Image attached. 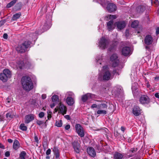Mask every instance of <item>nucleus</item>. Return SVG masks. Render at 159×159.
<instances>
[{
	"label": "nucleus",
	"instance_id": "f257e3e1",
	"mask_svg": "<svg viewBox=\"0 0 159 159\" xmlns=\"http://www.w3.org/2000/svg\"><path fill=\"white\" fill-rule=\"evenodd\" d=\"M112 78V76L107 66H103L102 72L99 74L98 78L99 80H108Z\"/></svg>",
	"mask_w": 159,
	"mask_h": 159
},
{
	"label": "nucleus",
	"instance_id": "f03ea898",
	"mask_svg": "<svg viewBox=\"0 0 159 159\" xmlns=\"http://www.w3.org/2000/svg\"><path fill=\"white\" fill-rule=\"evenodd\" d=\"M21 81L23 88L25 90L29 91L33 88V84L30 77H23L21 79Z\"/></svg>",
	"mask_w": 159,
	"mask_h": 159
},
{
	"label": "nucleus",
	"instance_id": "7ed1b4c3",
	"mask_svg": "<svg viewBox=\"0 0 159 159\" xmlns=\"http://www.w3.org/2000/svg\"><path fill=\"white\" fill-rule=\"evenodd\" d=\"M50 24L46 22V23H45L43 26V31L42 32H39V33L36 32L35 33L30 34L29 36V37H28V39L30 40L32 39L35 40L37 38V36L38 34H40L44 31L48 30L50 28Z\"/></svg>",
	"mask_w": 159,
	"mask_h": 159
},
{
	"label": "nucleus",
	"instance_id": "20e7f679",
	"mask_svg": "<svg viewBox=\"0 0 159 159\" xmlns=\"http://www.w3.org/2000/svg\"><path fill=\"white\" fill-rule=\"evenodd\" d=\"M30 44L31 42L30 41H25L22 44L18 45L16 48V50L18 52H24L25 51L26 48L30 47Z\"/></svg>",
	"mask_w": 159,
	"mask_h": 159
},
{
	"label": "nucleus",
	"instance_id": "39448f33",
	"mask_svg": "<svg viewBox=\"0 0 159 159\" xmlns=\"http://www.w3.org/2000/svg\"><path fill=\"white\" fill-rule=\"evenodd\" d=\"M154 40V39L151 35L148 34L145 36L144 39V42L146 45L145 48L146 49L148 50L150 49L148 46L152 45Z\"/></svg>",
	"mask_w": 159,
	"mask_h": 159
},
{
	"label": "nucleus",
	"instance_id": "423d86ee",
	"mask_svg": "<svg viewBox=\"0 0 159 159\" xmlns=\"http://www.w3.org/2000/svg\"><path fill=\"white\" fill-rule=\"evenodd\" d=\"M24 61V62L22 61H20L17 62L16 66L17 68H19L21 69L24 66H25L26 67L30 68L31 63L30 60L28 59H25Z\"/></svg>",
	"mask_w": 159,
	"mask_h": 159
},
{
	"label": "nucleus",
	"instance_id": "0eeeda50",
	"mask_svg": "<svg viewBox=\"0 0 159 159\" xmlns=\"http://www.w3.org/2000/svg\"><path fill=\"white\" fill-rule=\"evenodd\" d=\"M109 44V41L104 37H102L98 42V46L101 49H105Z\"/></svg>",
	"mask_w": 159,
	"mask_h": 159
},
{
	"label": "nucleus",
	"instance_id": "6e6552de",
	"mask_svg": "<svg viewBox=\"0 0 159 159\" xmlns=\"http://www.w3.org/2000/svg\"><path fill=\"white\" fill-rule=\"evenodd\" d=\"M107 105L106 103H102L99 104V110L97 111V113L99 115H105L107 113L106 110L107 109Z\"/></svg>",
	"mask_w": 159,
	"mask_h": 159
},
{
	"label": "nucleus",
	"instance_id": "1a4fd4ad",
	"mask_svg": "<svg viewBox=\"0 0 159 159\" xmlns=\"http://www.w3.org/2000/svg\"><path fill=\"white\" fill-rule=\"evenodd\" d=\"M139 101L140 103L143 105H146L149 103L150 100L147 95H143L139 97Z\"/></svg>",
	"mask_w": 159,
	"mask_h": 159
},
{
	"label": "nucleus",
	"instance_id": "9d476101",
	"mask_svg": "<svg viewBox=\"0 0 159 159\" xmlns=\"http://www.w3.org/2000/svg\"><path fill=\"white\" fill-rule=\"evenodd\" d=\"M119 61L116 54H114L110 57V63L114 67L118 65Z\"/></svg>",
	"mask_w": 159,
	"mask_h": 159
},
{
	"label": "nucleus",
	"instance_id": "9b49d317",
	"mask_svg": "<svg viewBox=\"0 0 159 159\" xmlns=\"http://www.w3.org/2000/svg\"><path fill=\"white\" fill-rule=\"evenodd\" d=\"M95 98V95L91 93H87L82 96L81 100L83 102H85L88 100Z\"/></svg>",
	"mask_w": 159,
	"mask_h": 159
},
{
	"label": "nucleus",
	"instance_id": "f8f14e48",
	"mask_svg": "<svg viewBox=\"0 0 159 159\" xmlns=\"http://www.w3.org/2000/svg\"><path fill=\"white\" fill-rule=\"evenodd\" d=\"M76 131L78 135L81 137H83L84 135V131L83 127L79 124H77L75 125Z\"/></svg>",
	"mask_w": 159,
	"mask_h": 159
},
{
	"label": "nucleus",
	"instance_id": "ddd939ff",
	"mask_svg": "<svg viewBox=\"0 0 159 159\" xmlns=\"http://www.w3.org/2000/svg\"><path fill=\"white\" fill-rule=\"evenodd\" d=\"M122 89L120 86H117L115 87L112 91V95H114L116 96H117L118 95L122 92Z\"/></svg>",
	"mask_w": 159,
	"mask_h": 159
},
{
	"label": "nucleus",
	"instance_id": "4468645a",
	"mask_svg": "<svg viewBox=\"0 0 159 159\" xmlns=\"http://www.w3.org/2000/svg\"><path fill=\"white\" fill-rule=\"evenodd\" d=\"M122 55L125 56H127L130 55V48L128 47H123L121 50Z\"/></svg>",
	"mask_w": 159,
	"mask_h": 159
},
{
	"label": "nucleus",
	"instance_id": "2eb2a0df",
	"mask_svg": "<svg viewBox=\"0 0 159 159\" xmlns=\"http://www.w3.org/2000/svg\"><path fill=\"white\" fill-rule=\"evenodd\" d=\"M107 9L109 12H111L116 11V10L117 7L114 4L110 3L107 4Z\"/></svg>",
	"mask_w": 159,
	"mask_h": 159
},
{
	"label": "nucleus",
	"instance_id": "dca6fc26",
	"mask_svg": "<svg viewBox=\"0 0 159 159\" xmlns=\"http://www.w3.org/2000/svg\"><path fill=\"white\" fill-rule=\"evenodd\" d=\"M141 111L139 107L137 106H134L133 109V114L136 116H139L141 113Z\"/></svg>",
	"mask_w": 159,
	"mask_h": 159
},
{
	"label": "nucleus",
	"instance_id": "f3484780",
	"mask_svg": "<svg viewBox=\"0 0 159 159\" xmlns=\"http://www.w3.org/2000/svg\"><path fill=\"white\" fill-rule=\"evenodd\" d=\"M87 152L88 154L92 157H94L96 155V153L94 149L92 147H89L87 149Z\"/></svg>",
	"mask_w": 159,
	"mask_h": 159
},
{
	"label": "nucleus",
	"instance_id": "a211bd4d",
	"mask_svg": "<svg viewBox=\"0 0 159 159\" xmlns=\"http://www.w3.org/2000/svg\"><path fill=\"white\" fill-rule=\"evenodd\" d=\"M59 105V110L61 113L63 115L66 114V107L61 102H60Z\"/></svg>",
	"mask_w": 159,
	"mask_h": 159
},
{
	"label": "nucleus",
	"instance_id": "6ab92c4d",
	"mask_svg": "<svg viewBox=\"0 0 159 159\" xmlns=\"http://www.w3.org/2000/svg\"><path fill=\"white\" fill-rule=\"evenodd\" d=\"M146 9V5L145 4L141 5L138 6L136 9L138 13H141L144 11Z\"/></svg>",
	"mask_w": 159,
	"mask_h": 159
},
{
	"label": "nucleus",
	"instance_id": "aec40b11",
	"mask_svg": "<svg viewBox=\"0 0 159 159\" xmlns=\"http://www.w3.org/2000/svg\"><path fill=\"white\" fill-rule=\"evenodd\" d=\"M72 145L75 151L77 153H79L80 152L79 143L77 141H74L72 143Z\"/></svg>",
	"mask_w": 159,
	"mask_h": 159
},
{
	"label": "nucleus",
	"instance_id": "412c9836",
	"mask_svg": "<svg viewBox=\"0 0 159 159\" xmlns=\"http://www.w3.org/2000/svg\"><path fill=\"white\" fill-rule=\"evenodd\" d=\"M116 25L119 29L122 30L125 26L126 23L124 21L117 22L116 23Z\"/></svg>",
	"mask_w": 159,
	"mask_h": 159
},
{
	"label": "nucleus",
	"instance_id": "4be33fe9",
	"mask_svg": "<svg viewBox=\"0 0 159 159\" xmlns=\"http://www.w3.org/2000/svg\"><path fill=\"white\" fill-rule=\"evenodd\" d=\"M34 119V117L33 115L31 114L27 115L25 116V123L28 124Z\"/></svg>",
	"mask_w": 159,
	"mask_h": 159
},
{
	"label": "nucleus",
	"instance_id": "5701e85b",
	"mask_svg": "<svg viewBox=\"0 0 159 159\" xmlns=\"http://www.w3.org/2000/svg\"><path fill=\"white\" fill-rule=\"evenodd\" d=\"M107 27L109 31L111 30L114 29L113 21L112 20H110L107 22Z\"/></svg>",
	"mask_w": 159,
	"mask_h": 159
},
{
	"label": "nucleus",
	"instance_id": "b1692460",
	"mask_svg": "<svg viewBox=\"0 0 159 159\" xmlns=\"http://www.w3.org/2000/svg\"><path fill=\"white\" fill-rule=\"evenodd\" d=\"M124 156L123 153L116 152L114 154V159H122Z\"/></svg>",
	"mask_w": 159,
	"mask_h": 159
},
{
	"label": "nucleus",
	"instance_id": "393cba45",
	"mask_svg": "<svg viewBox=\"0 0 159 159\" xmlns=\"http://www.w3.org/2000/svg\"><path fill=\"white\" fill-rule=\"evenodd\" d=\"M67 103L69 106L72 105L75 102V100L73 98L67 97L66 99Z\"/></svg>",
	"mask_w": 159,
	"mask_h": 159
},
{
	"label": "nucleus",
	"instance_id": "a878e982",
	"mask_svg": "<svg viewBox=\"0 0 159 159\" xmlns=\"http://www.w3.org/2000/svg\"><path fill=\"white\" fill-rule=\"evenodd\" d=\"M2 74H3L8 78H10L11 76V71L8 69H4L2 71Z\"/></svg>",
	"mask_w": 159,
	"mask_h": 159
},
{
	"label": "nucleus",
	"instance_id": "bb28decb",
	"mask_svg": "<svg viewBox=\"0 0 159 159\" xmlns=\"http://www.w3.org/2000/svg\"><path fill=\"white\" fill-rule=\"evenodd\" d=\"M20 147V144L17 140H15L13 142V148L15 150H17Z\"/></svg>",
	"mask_w": 159,
	"mask_h": 159
},
{
	"label": "nucleus",
	"instance_id": "cd10ccee",
	"mask_svg": "<svg viewBox=\"0 0 159 159\" xmlns=\"http://www.w3.org/2000/svg\"><path fill=\"white\" fill-rule=\"evenodd\" d=\"M53 151L55 155L56 158L58 159L59 156V152L58 149L57 148L54 147L53 148Z\"/></svg>",
	"mask_w": 159,
	"mask_h": 159
},
{
	"label": "nucleus",
	"instance_id": "c85d7f7f",
	"mask_svg": "<svg viewBox=\"0 0 159 159\" xmlns=\"http://www.w3.org/2000/svg\"><path fill=\"white\" fill-rule=\"evenodd\" d=\"M137 151V148H131L128 151V153L130 154L129 157H132L134 156V154Z\"/></svg>",
	"mask_w": 159,
	"mask_h": 159
},
{
	"label": "nucleus",
	"instance_id": "c756f323",
	"mask_svg": "<svg viewBox=\"0 0 159 159\" xmlns=\"http://www.w3.org/2000/svg\"><path fill=\"white\" fill-rule=\"evenodd\" d=\"M52 102H53L57 103L59 102V97L56 95H54L52 96L51 98Z\"/></svg>",
	"mask_w": 159,
	"mask_h": 159
},
{
	"label": "nucleus",
	"instance_id": "7c9ffc66",
	"mask_svg": "<svg viewBox=\"0 0 159 159\" xmlns=\"http://www.w3.org/2000/svg\"><path fill=\"white\" fill-rule=\"evenodd\" d=\"M6 76L2 73H0V80L2 82H5L7 81L8 78Z\"/></svg>",
	"mask_w": 159,
	"mask_h": 159
},
{
	"label": "nucleus",
	"instance_id": "2f4dec72",
	"mask_svg": "<svg viewBox=\"0 0 159 159\" xmlns=\"http://www.w3.org/2000/svg\"><path fill=\"white\" fill-rule=\"evenodd\" d=\"M21 15V14L20 12L16 13L13 15L12 17V19L14 20H16L20 17Z\"/></svg>",
	"mask_w": 159,
	"mask_h": 159
},
{
	"label": "nucleus",
	"instance_id": "473e14b6",
	"mask_svg": "<svg viewBox=\"0 0 159 159\" xmlns=\"http://www.w3.org/2000/svg\"><path fill=\"white\" fill-rule=\"evenodd\" d=\"M17 0H13L7 5V7L10 8L13 6L16 2Z\"/></svg>",
	"mask_w": 159,
	"mask_h": 159
},
{
	"label": "nucleus",
	"instance_id": "72a5a7b5",
	"mask_svg": "<svg viewBox=\"0 0 159 159\" xmlns=\"http://www.w3.org/2000/svg\"><path fill=\"white\" fill-rule=\"evenodd\" d=\"M139 21L137 20H135L132 22L131 24V26L133 28L136 27L139 25Z\"/></svg>",
	"mask_w": 159,
	"mask_h": 159
},
{
	"label": "nucleus",
	"instance_id": "f704fd0d",
	"mask_svg": "<svg viewBox=\"0 0 159 159\" xmlns=\"http://www.w3.org/2000/svg\"><path fill=\"white\" fill-rule=\"evenodd\" d=\"M20 129L22 131H25L27 129V127L25 125V124H21L19 126Z\"/></svg>",
	"mask_w": 159,
	"mask_h": 159
},
{
	"label": "nucleus",
	"instance_id": "c9c22d12",
	"mask_svg": "<svg viewBox=\"0 0 159 159\" xmlns=\"http://www.w3.org/2000/svg\"><path fill=\"white\" fill-rule=\"evenodd\" d=\"M26 153L25 151L21 152L20 154V159H25V157L26 155Z\"/></svg>",
	"mask_w": 159,
	"mask_h": 159
},
{
	"label": "nucleus",
	"instance_id": "e433bc0d",
	"mask_svg": "<svg viewBox=\"0 0 159 159\" xmlns=\"http://www.w3.org/2000/svg\"><path fill=\"white\" fill-rule=\"evenodd\" d=\"M62 125V122L61 120L57 121L55 123V125L58 127H61Z\"/></svg>",
	"mask_w": 159,
	"mask_h": 159
},
{
	"label": "nucleus",
	"instance_id": "4c0bfd02",
	"mask_svg": "<svg viewBox=\"0 0 159 159\" xmlns=\"http://www.w3.org/2000/svg\"><path fill=\"white\" fill-rule=\"evenodd\" d=\"M98 3H100L103 7H105L106 2L105 0H97Z\"/></svg>",
	"mask_w": 159,
	"mask_h": 159
},
{
	"label": "nucleus",
	"instance_id": "58836bf2",
	"mask_svg": "<svg viewBox=\"0 0 159 159\" xmlns=\"http://www.w3.org/2000/svg\"><path fill=\"white\" fill-rule=\"evenodd\" d=\"M151 3L153 5L155 4V6H157L159 4V2L158 0H151Z\"/></svg>",
	"mask_w": 159,
	"mask_h": 159
},
{
	"label": "nucleus",
	"instance_id": "ea45409f",
	"mask_svg": "<svg viewBox=\"0 0 159 159\" xmlns=\"http://www.w3.org/2000/svg\"><path fill=\"white\" fill-rule=\"evenodd\" d=\"M66 95L68 96L67 97H71L73 98L75 96L74 93L71 92H67L66 94Z\"/></svg>",
	"mask_w": 159,
	"mask_h": 159
},
{
	"label": "nucleus",
	"instance_id": "a19ab883",
	"mask_svg": "<svg viewBox=\"0 0 159 159\" xmlns=\"http://www.w3.org/2000/svg\"><path fill=\"white\" fill-rule=\"evenodd\" d=\"M107 17L108 18L112 20L116 19L117 17L115 15H108Z\"/></svg>",
	"mask_w": 159,
	"mask_h": 159
},
{
	"label": "nucleus",
	"instance_id": "79ce46f5",
	"mask_svg": "<svg viewBox=\"0 0 159 159\" xmlns=\"http://www.w3.org/2000/svg\"><path fill=\"white\" fill-rule=\"evenodd\" d=\"M132 89L133 94H136L138 91L137 89L134 86H132Z\"/></svg>",
	"mask_w": 159,
	"mask_h": 159
},
{
	"label": "nucleus",
	"instance_id": "37998d69",
	"mask_svg": "<svg viewBox=\"0 0 159 159\" xmlns=\"http://www.w3.org/2000/svg\"><path fill=\"white\" fill-rule=\"evenodd\" d=\"M48 113V120H49L52 117V113L51 111H47Z\"/></svg>",
	"mask_w": 159,
	"mask_h": 159
},
{
	"label": "nucleus",
	"instance_id": "c03bdc74",
	"mask_svg": "<svg viewBox=\"0 0 159 159\" xmlns=\"http://www.w3.org/2000/svg\"><path fill=\"white\" fill-rule=\"evenodd\" d=\"M6 116L7 118H13V115L11 113H8L6 114Z\"/></svg>",
	"mask_w": 159,
	"mask_h": 159
},
{
	"label": "nucleus",
	"instance_id": "a18cd8bd",
	"mask_svg": "<svg viewBox=\"0 0 159 159\" xmlns=\"http://www.w3.org/2000/svg\"><path fill=\"white\" fill-rule=\"evenodd\" d=\"M99 105H97L96 104H93L91 106V108H97L98 109V106Z\"/></svg>",
	"mask_w": 159,
	"mask_h": 159
},
{
	"label": "nucleus",
	"instance_id": "49530a36",
	"mask_svg": "<svg viewBox=\"0 0 159 159\" xmlns=\"http://www.w3.org/2000/svg\"><path fill=\"white\" fill-rule=\"evenodd\" d=\"M96 60H97V62L98 64H99L101 65L102 64L100 57V58H98V57H97Z\"/></svg>",
	"mask_w": 159,
	"mask_h": 159
},
{
	"label": "nucleus",
	"instance_id": "de8ad7c7",
	"mask_svg": "<svg viewBox=\"0 0 159 159\" xmlns=\"http://www.w3.org/2000/svg\"><path fill=\"white\" fill-rule=\"evenodd\" d=\"M36 123L39 125H40L43 123V122L42 121L37 120Z\"/></svg>",
	"mask_w": 159,
	"mask_h": 159
},
{
	"label": "nucleus",
	"instance_id": "09e8293b",
	"mask_svg": "<svg viewBox=\"0 0 159 159\" xmlns=\"http://www.w3.org/2000/svg\"><path fill=\"white\" fill-rule=\"evenodd\" d=\"M44 115V113L43 112H40L39 115V117L40 118H43Z\"/></svg>",
	"mask_w": 159,
	"mask_h": 159
},
{
	"label": "nucleus",
	"instance_id": "8fccbe9b",
	"mask_svg": "<svg viewBox=\"0 0 159 159\" xmlns=\"http://www.w3.org/2000/svg\"><path fill=\"white\" fill-rule=\"evenodd\" d=\"M51 152V149L50 148L48 149L46 152V154L47 155H48L50 154Z\"/></svg>",
	"mask_w": 159,
	"mask_h": 159
},
{
	"label": "nucleus",
	"instance_id": "3c124183",
	"mask_svg": "<svg viewBox=\"0 0 159 159\" xmlns=\"http://www.w3.org/2000/svg\"><path fill=\"white\" fill-rule=\"evenodd\" d=\"M5 156L6 157H8L10 155V152L9 151L6 152L5 154Z\"/></svg>",
	"mask_w": 159,
	"mask_h": 159
},
{
	"label": "nucleus",
	"instance_id": "603ef678",
	"mask_svg": "<svg viewBox=\"0 0 159 159\" xmlns=\"http://www.w3.org/2000/svg\"><path fill=\"white\" fill-rule=\"evenodd\" d=\"M115 48V46H111L109 48L108 50L109 51H112V50H113Z\"/></svg>",
	"mask_w": 159,
	"mask_h": 159
},
{
	"label": "nucleus",
	"instance_id": "864d4df0",
	"mask_svg": "<svg viewBox=\"0 0 159 159\" xmlns=\"http://www.w3.org/2000/svg\"><path fill=\"white\" fill-rule=\"evenodd\" d=\"M34 139L35 142H36L37 143H38L39 140H38V137L37 136H34Z\"/></svg>",
	"mask_w": 159,
	"mask_h": 159
},
{
	"label": "nucleus",
	"instance_id": "5fc2aeb1",
	"mask_svg": "<svg viewBox=\"0 0 159 159\" xmlns=\"http://www.w3.org/2000/svg\"><path fill=\"white\" fill-rule=\"evenodd\" d=\"M70 128V126L69 125H66L65 127V129L66 130H68Z\"/></svg>",
	"mask_w": 159,
	"mask_h": 159
},
{
	"label": "nucleus",
	"instance_id": "6e6d98bb",
	"mask_svg": "<svg viewBox=\"0 0 159 159\" xmlns=\"http://www.w3.org/2000/svg\"><path fill=\"white\" fill-rule=\"evenodd\" d=\"M3 38L4 39H7L8 38V35L7 34L5 33L3 35Z\"/></svg>",
	"mask_w": 159,
	"mask_h": 159
},
{
	"label": "nucleus",
	"instance_id": "4d7b16f0",
	"mask_svg": "<svg viewBox=\"0 0 159 159\" xmlns=\"http://www.w3.org/2000/svg\"><path fill=\"white\" fill-rule=\"evenodd\" d=\"M47 96L46 94H43L42 95V98L43 99H45L46 98Z\"/></svg>",
	"mask_w": 159,
	"mask_h": 159
},
{
	"label": "nucleus",
	"instance_id": "13d9d810",
	"mask_svg": "<svg viewBox=\"0 0 159 159\" xmlns=\"http://www.w3.org/2000/svg\"><path fill=\"white\" fill-rule=\"evenodd\" d=\"M56 103H56L55 102H53L52 104H51L50 105V107L52 108H53L55 106L56 104Z\"/></svg>",
	"mask_w": 159,
	"mask_h": 159
},
{
	"label": "nucleus",
	"instance_id": "bf43d9fd",
	"mask_svg": "<svg viewBox=\"0 0 159 159\" xmlns=\"http://www.w3.org/2000/svg\"><path fill=\"white\" fill-rule=\"evenodd\" d=\"M11 99L9 98H7L6 100V103L7 104L8 103L10 102Z\"/></svg>",
	"mask_w": 159,
	"mask_h": 159
},
{
	"label": "nucleus",
	"instance_id": "052dcab7",
	"mask_svg": "<svg viewBox=\"0 0 159 159\" xmlns=\"http://www.w3.org/2000/svg\"><path fill=\"white\" fill-rule=\"evenodd\" d=\"M4 23V22L3 21H0V27L2 25H3Z\"/></svg>",
	"mask_w": 159,
	"mask_h": 159
},
{
	"label": "nucleus",
	"instance_id": "680f3d73",
	"mask_svg": "<svg viewBox=\"0 0 159 159\" xmlns=\"http://www.w3.org/2000/svg\"><path fill=\"white\" fill-rule=\"evenodd\" d=\"M155 96L157 98H159V95L158 93H156L155 94Z\"/></svg>",
	"mask_w": 159,
	"mask_h": 159
},
{
	"label": "nucleus",
	"instance_id": "e2e57ef3",
	"mask_svg": "<svg viewBox=\"0 0 159 159\" xmlns=\"http://www.w3.org/2000/svg\"><path fill=\"white\" fill-rule=\"evenodd\" d=\"M156 33L157 34H159V27L157 28L156 29Z\"/></svg>",
	"mask_w": 159,
	"mask_h": 159
},
{
	"label": "nucleus",
	"instance_id": "0e129e2a",
	"mask_svg": "<svg viewBox=\"0 0 159 159\" xmlns=\"http://www.w3.org/2000/svg\"><path fill=\"white\" fill-rule=\"evenodd\" d=\"M65 117L67 120H69L70 118L69 116L68 115L65 116Z\"/></svg>",
	"mask_w": 159,
	"mask_h": 159
},
{
	"label": "nucleus",
	"instance_id": "69168bd1",
	"mask_svg": "<svg viewBox=\"0 0 159 159\" xmlns=\"http://www.w3.org/2000/svg\"><path fill=\"white\" fill-rule=\"evenodd\" d=\"M121 130L122 131H123L124 132L125 130V127L123 126H121Z\"/></svg>",
	"mask_w": 159,
	"mask_h": 159
},
{
	"label": "nucleus",
	"instance_id": "338daca9",
	"mask_svg": "<svg viewBox=\"0 0 159 159\" xmlns=\"http://www.w3.org/2000/svg\"><path fill=\"white\" fill-rule=\"evenodd\" d=\"M8 142L9 143H12L13 142V140L11 139H8L7 140Z\"/></svg>",
	"mask_w": 159,
	"mask_h": 159
},
{
	"label": "nucleus",
	"instance_id": "774afa93",
	"mask_svg": "<svg viewBox=\"0 0 159 159\" xmlns=\"http://www.w3.org/2000/svg\"><path fill=\"white\" fill-rule=\"evenodd\" d=\"M154 78L155 80H159V76H156Z\"/></svg>",
	"mask_w": 159,
	"mask_h": 159
}]
</instances>
